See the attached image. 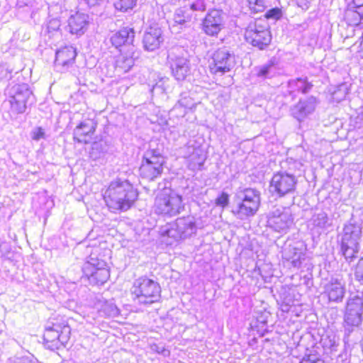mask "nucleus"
I'll return each instance as SVG.
<instances>
[{"mask_svg":"<svg viewBox=\"0 0 363 363\" xmlns=\"http://www.w3.org/2000/svg\"><path fill=\"white\" fill-rule=\"evenodd\" d=\"M317 104V99L314 96L300 100L291 108V115L298 121H301L315 111Z\"/></svg>","mask_w":363,"mask_h":363,"instance_id":"nucleus-22","label":"nucleus"},{"mask_svg":"<svg viewBox=\"0 0 363 363\" xmlns=\"http://www.w3.org/2000/svg\"><path fill=\"white\" fill-rule=\"evenodd\" d=\"M313 86L312 83L308 82L307 78L291 79L288 82V92L292 96V99H294L295 92L307 94L311 90Z\"/></svg>","mask_w":363,"mask_h":363,"instance_id":"nucleus-27","label":"nucleus"},{"mask_svg":"<svg viewBox=\"0 0 363 363\" xmlns=\"http://www.w3.org/2000/svg\"><path fill=\"white\" fill-rule=\"evenodd\" d=\"M309 225H311L312 230H323L330 227L332 225L330 219L328 218V214L324 211L315 213L309 221Z\"/></svg>","mask_w":363,"mask_h":363,"instance_id":"nucleus-28","label":"nucleus"},{"mask_svg":"<svg viewBox=\"0 0 363 363\" xmlns=\"http://www.w3.org/2000/svg\"><path fill=\"white\" fill-rule=\"evenodd\" d=\"M96 123L90 119L81 122L74 130V140L79 143H89L96 129Z\"/></svg>","mask_w":363,"mask_h":363,"instance_id":"nucleus-23","label":"nucleus"},{"mask_svg":"<svg viewBox=\"0 0 363 363\" xmlns=\"http://www.w3.org/2000/svg\"><path fill=\"white\" fill-rule=\"evenodd\" d=\"M86 4L89 7H93L97 5H99L102 2H104L105 0H86Z\"/></svg>","mask_w":363,"mask_h":363,"instance_id":"nucleus-48","label":"nucleus"},{"mask_svg":"<svg viewBox=\"0 0 363 363\" xmlns=\"http://www.w3.org/2000/svg\"><path fill=\"white\" fill-rule=\"evenodd\" d=\"M235 65V55L228 48H222L214 52L209 68L212 74L222 76L230 72Z\"/></svg>","mask_w":363,"mask_h":363,"instance_id":"nucleus-15","label":"nucleus"},{"mask_svg":"<svg viewBox=\"0 0 363 363\" xmlns=\"http://www.w3.org/2000/svg\"><path fill=\"white\" fill-rule=\"evenodd\" d=\"M164 163V159L158 150H147L140 167V177L149 181L155 180L162 174Z\"/></svg>","mask_w":363,"mask_h":363,"instance_id":"nucleus-11","label":"nucleus"},{"mask_svg":"<svg viewBox=\"0 0 363 363\" xmlns=\"http://www.w3.org/2000/svg\"><path fill=\"white\" fill-rule=\"evenodd\" d=\"M99 144H98V143H96V144H95V147H96V148L98 147V146H99Z\"/></svg>","mask_w":363,"mask_h":363,"instance_id":"nucleus-54","label":"nucleus"},{"mask_svg":"<svg viewBox=\"0 0 363 363\" xmlns=\"http://www.w3.org/2000/svg\"><path fill=\"white\" fill-rule=\"evenodd\" d=\"M133 301L139 305H150L160 298L161 288L157 282L147 277L135 279L130 289Z\"/></svg>","mask_w":363,"mask_h":363,"instance_id":"nucleus-4","label":"nucleus"},{"mask_svg":"<svg viewBox=\"0 0 363 363\" xmlns=\"http://www.w3.org/2000/svg\"><path fill=\"white\" fill-rule=\"evenodd\" d=\"M345 19L350 26L363 27V12L357 9H348L345 11Z\"/></svg>","mask_w":363,"mask_h":363,"instance_id":"nucleus-31","label":"nucleus"},{"mask_svg":"<svg viewBox=\"0 0 363 363\" xmlns=\"http://www.w3.org/2000/svg\"><path fill=\"white\" fill-rule=\"evenodd\" d=\"M286 163L289 164L288 169L286 171L288 173H292L293 174H294L296 169H299L302 166L300 162L294 160L292 158L287 160Z\"/></svg>","mask_w":363,"mask_h":363,"instance_id":"nucleus-41","label":"nucleus"},{"mask_svg":"<svg viewBox=\"0 0 363 363\" xmlns=\"http://www.w3.org/2000/svg\"><path fill=\"white\" fill-rule=\"evenodd\" d=\"M16 363H38L36 360L30 359L28 358H23L19 359Z\"/></svg>","mask_w":363,"mask_h":363,"instance_id":"nucleus-49","label":"nucleus"},{"mask_svg":"<svg viewBox=\"0 0 363 363\" xmlns=\"http://www.w3.org/2000/svg\"><path fill=\"white\" fill-rule=\"evenodd\" d=\"M357 52H358L359 56L361 58H363V43H360Z\"/></svg>","mask_w":363,"mask_h":363,"instance_id":"nucleus-51","label":"nucleus"},{"mask_svg":"<svg viewBox=\"0 0 363 363\" xmlns=\"http://www.w3.org/2000/svg\"><path fill=\"white\" fill-rule=\"evenodd\" d=\"M224 28L223 13L213 9L208 11L202 22V30L209 36H216Z\"/></svg>","mask_w":363,"mask_h":363,"instance_id":"nucleus-18","label":"nucleus"},{"mask_svg":"<svg viewBox=\"0 0 363 363\" xmlns=\"http://www.w3.org/2000/svg\"><path fill=\"white\" fill-rule=\"evenodd\" d=\"M189 157V167L194 170L201 169L206 160V155L200 148H193V152Z\"/></svg>","mask_w":363,"mask_h":363,"instance_id":"nucleus-32","label":"nucleus"},{"mask_svg":"<svg viewBox=\"0 0 363 363\" xmlns=\"http://www.w3.org/2000/svg\"><path fill=\"white\" fill-rule=\"evenodd\" d=\"M172 74L178 81H182L190 74L189 60L184 55V50L179 47L172 48L167 55Z\"/></svg>","mask_w":363,"mask_h":363,"instance_id":"nucleus-13","label":"nucleus"},{"mask_svg":"<svg viewBox=\"0 0 363 363\" xmlns=\"http://www.w3.org/2000/svg\"><path fill=\"white\" fill-rule=\"evenodd\" d=\"M340 236V253L350 264L358 257L360 251V242L362 237V226L352 218L345 224Z\"/></svg>","mask_w":363,"mask_h":363,"instance_id":"nucleus-2","label":"nucleus"},{"mask_svg":"<svg viewBox=\"0 0 363 363\" xmlns=\"http://www.w3.org/2000/svg\"><path fill=\"white\" fill-rule=\"evenodd\" d=\"M134 38L135 32L133 29L126 27L113 33L110 38V41L116 48L122 47V50H125L126 48L128 49L134 45Z\"/></svg>","mask_w":363,"mask_h":363,"instance_id":"nucleus-24","label":"nucleus"},{"mask_svg":"<svg viewBox=\"0 0 363 363\" xmlns=\"http://www.w3.org/2000/svg\"><path fill=\"white\" fill-rule=\"evenodd\" d=\"M101 312L104 313L108 317L115 318L117 317L120 311L116 305L111 301H105L101 308Z\"/></svg>","mask_w":363,"mask_h":363,"instance_id":"nucleus-33","label":"nucleus"},{"mask_svg":"<svg viewBox=\"0 0 363 363\" xmlns=\"http://www.w3.org/2000/svg\"><path fill=\"white\" fill-rule=\"evenodd\" d=\"M194 106L193 99L187 94H182L180 99L172 108L170 112L177 116H184L186 114V109L192 108Z\"/></svg>","mask_w":363,"mask_h":363,"instance_id":"nucleus-30","label":"nucleus"},{"mask_svg":"<svg viewBox=\"0 0 363 363\" xmlns=\"http://www.w3.org/2000/svg\"><path fill=\"white\" fill-rule=\"evenodd\" d=\"M99 247H94L84 263L82 270L90 283L103 284L109 278V270L106 262L98 257Z\"/></svg>","mask_w":363,"mask_h":363,"instance_id":"nucleus-6","label":"nucleus"},{"mask_svg":"<svg viewBox=\"0 0 363 363\" xmlns=\"http://www.w3.org/2000/svg\"><path fill=\"white\" fill-rule=\"evenodd\" d=\"M363 293L350 296L347 302L344 315V328L349 335L354 327H358L362 321Z\"/></svg>","mask_w":363,"mask_h":363,"instance_id":"nucleus-8","label":"nucleus"},{"mask_svg":"<svg viewBox=\"0 0 363 363\" xmlns=\"http://www.w3.org/2000/svg\"><path fill=\"white\" fill-rule=\"evenodd\" d=\"M215 203L217 206L222 207L223 208L227 207L229 204V195L225 192H222L216 200Z\"/></svg>","mask_w":363,"mask_h":363,"instance_id":"nucleus-39","label":"nucleus"},{"mask_svg":"<svg viewBox=\"0 0 363 363\" xmlns=\"http://www.w3.org/2000/svg\"><path fill=\"white\" fill-rule=\"evenodd\" d=\"M137 0H118L114 3L116 9L125 12L135 6Z\"/></svg>","mask_w":363,"mask_h":363,"instance_id":"nucleus-35","label":"nucleus"},{"mask_svg":"<svg viewBox=\"0 0 363 363\" xmlns=\"http://www.w3.org/2000/svg\"><path fill=\"white\" fill-rule=\"evenodd\" d=\"M299 363H324V362L318 354L311 352L306 354Z\"/></svg>","mask_w":363,"mask_h":363,"instance_id":"nucleus-38","label":"nucleus"},{"mask_svg":"<svg viewBox=\"0 0 363 363\" xmlns=\"http://www.w3.org/2000/svg\"><path fill=\"white\" fill-rule=\"evenodd\" d=\"M361 38H362L361 43H363V32H362Z\"/></svg>","mask_w":363,"mask_h":363,"instance_id":"nucleus-53","label":"nucleus"},{"mask_svg":"<svg viewBox=\"0 0 363 363\" xmlns=\"http://www.w3.org/2000/svg\"><path fill=\"white\" fill-rule=\"evenodd\" d=\"M50 23V26L49 27H51L53 29L58 28L60 26L59 21L57 20H53Z\"/></svg>","mask_w":363,"mask_h":363,"instance_id":"nucleus-50","label":"nucleus"},{"mask_svg":"<svg viewBox=\"0 0 363 363\" xmlns=\"http://www.w3.org/2000/svg\"><path fill=\"white\" fill-rule=\"evenodd\" d=\"M297 178L292 173L280 171L274 174L270 183L271 191L279 197L294 194L296 191Z\"/></svg>","mask_w":363,"mask_h":363,"instance_id":"nucleus-14","label":"nucleus"},{"mask_svg":"<svg viewBox=\"0 0 363 363\" xmlns=\"http://www.w3.org/2000/svg\"><path fill=\"white\" fill-rule=\"evenodd\" d=\"M341 88H345V84H342V85L340 86L339 90H338V91H334V93H333V98H334V99H337V100H338V101L342 100L343 98H345V95H346V91H344L342 93L341 96H338L339 92L341 91Z\"/></svg>","mask_w":363,"mask_h":363,"instance_id":"nucleus-46","label":"nucleus"},{"mask_svg":"<svg viewBox=\"0 0 363 363\" xmlns=\"http://www.w3.org/2000/svg\"><path fill=\"white\" fill-rule=\"evenodd\" d=\"M352 4L353 6L350 8L363 12V0H353Z\"/></svg>","mask_w":363,"mask_h":363,"instance_id":"nucleus-45","label":"nucleus"},{"mask_svg":"<svg viewBox=\"0 0 363 363\" xmlns=\"http://www.w3.org/2000/svg\"><path fill=\"white\" fill-rule=\"evenodd\" d=\"M267 226L273 230L286 233L294 224V216L289 208L274 206L267 214Z\"/></svg>","mask_w":363,"mask_h":363,"instance_id":"nucleus-12","label":"nucleus"},{"mask_svg":"<svg viewBox=\"0 0 363 363\" xmlns=\"http://www.w3.org/2000/svg\"><path fill=\"white\" fill-rule=\"evenodd\" d=\"M153 208L158 215L175 216L184 208L182 196L173 189L164 188L157 195Z\"/></svg>","mask_w":363,"mask_h":363,"instance_id":"nucleus-5","label":"nucleus"},{"mask_svg":"<svg viewBox=\"0 0 363 363\" xmlns=\"http://www.w3.org/2000/svg\"><path fill=\"white\" fill-rule=\"evenodd\" d=\"M260 206V193L259 191L245 188L239 189L233 197L232 213L240 220L254 216Z\"/></svg>","mask_w":363,"mask_h":363,"instance_id":"nucleus-3","label":"nucleus"},{"mask_svg":"<svg viewBox=\"0 0 363 363\" xmlns=\"http://www.w3.org/2000/svg\"><path fill=\"white\" fill-rule=\"evenodd\" d=\"M9 95L11 111L17 114L24 113L32 96L28 85L22 84L13 86L9 91Z\"/></svg>","mask_w":363,"mask_h":363,"instance_id":"nucleus-17","label":"nucleus"},{"mask_svg":"<svg viewBox=\"0 0 363 363\" xmlns=\"http://www.w3.org/2000/svg\"><path fill=\"white\" fill-rule=\"evenodd\" d=\"M287 310H288V308H286V309L282 308V311H287Z\"/></svg>","mask_w":363,"mask_h":363,"instance_id":"nucleus-55","label":"nucleus"},{"mask_svg":"<svg viewBox=\"0 0 363 363\" xmlns=\"http://www.w3.org/2000/svg\"><path fill=\"white\" fill-rule=\"evenodd\" d=\"M322 341L324 347L330 348L331 351L336 350L337 343L334 335L328 336L327 338L322 339Z\"/></svg>","mask_w":363,"mask_h":363,"instance_id":"nucleus-40","label":"nucleus"},{"mask_svg":"<svg viewBox=\"0 0 363 363\" xmlns=\"http://www.w3.org/2000/svg\"><path fill=\"white\" fill-rule=\"evenodd\" d=\"M206 9V0H186L183 6L175 10L173 27L177 25L186 27L194 18V12L204 11Z\"/></svg>","mask_w":363,"mask_h":363,"instance_id":"nucleus-16","label":"nucleus"},{"mask_svg":"<svg viewBox=\"0 0 363 363\" xmlns=\"http://www.w3.org/2000/svg\"><path fill=\"white\" fill-rule=\"evenodd\" d=\"M45 133L42 128H37L32 132V138L35 140H39L45 138Z\"/></svg>","mask_w":363,"mask_h":363,"instance_id":"nucleus-44","label":"nucleus"},{"mask_svg":"<svg viewBox=\"0 0 363 363\" xmlns=\"http://www.w3.org/2000/svg\"><path fill=\"white\" fill-rule=\"evenodd\" d=\"M245 38L252 46L259 50L264 49L272 40V35L266 21L262 19L251 21L245 29Z\"/></svg>","mask_w":363,"mask_h":363,"instance_id":"nucleus-7","label":"nucleus"},{"mask_svg":"<svg viewBox=\"0 0 363 363\" xmlns=\"http://www.w3.org/2000/svg\"><path fill=\"white\" fill-rule=\"evenodd\" d=\"M284 256L287 260L291 262L294 267L296 268L301 267L302 260L305 259V254L301 249L291 246L285 250Z\"/></svg>","mask_w":363,"mask_h":363,"instance_id":"nucleus-29","label":"nucleus"},{"mask_svg":"<svg viewBox=\"0 0 363 363\" xmlns=\"http://www.w3.org/2000/svg\"><path fill=\"white\" fill-rule=\"evenodd\" d=\"M121 55L116 61V68L118 72H127L134 65L139 53L134 45L127 50H120Z\"/></svg>","mask_w":363,"mask_h":363,"instance_id":"nucleus-21","label":"nucleus"},{"mask_svg":"<svg viewBox=\"0 0 363 363\" xmlns=\"http://www.w3.org/2000/svg\"><path fill=\"white\" fill-rule=\"evenodd\" d=\"M196 229L195 218L192 216H186L179 218L174 223L165 225L161 230V234L178 240L195 234Z\"/></svg>","mask_w":363,"mask_h":363,"instance_id":"nucleus-9","label":"nucleus"},{"mask_svg":"<svg viewBox=\"0 0 363 363\" xmlns=\"http://www.w3.org/2000/svg\"><path fill=\"white\" fill-rule=\"evenodd\" d=\"M250 8L254 12H261L264 10L266 7L265 0H247Z\"/></svg>","mask_w":363,"mask_h":363,"instance_id":"nucleus-36","label":"nucleus"},{"mask_svg":"<svg viewBox=\"0 0 363 363\" xmlns=\"http://www.w3.org/2000/svg\"><path fill=\"white\" fill-rule=\"evenodd\" d=\"M359 116L361 118V119L363 120V106L362 107V109H361V111H360Z\"/></svg>","mask_w":363,"mask_h":363,"instance_id":"nucleus-52","label":"nucleus"},{"mask_svg":"<svg viewBox=\"0 0 363 363\" xmlns=\"http://www.w3.org/2000/svg\"><path fill=\"white\" fill-rule=\"evenodd\" d=\"M355 279L363 284V257L359 259L354 270Z\"/></svg>","mask_w":363,"mask_h":363,"instance_id":"nucleus-37","label":"nucleus"},{"mask_svg":"<svg viewBox=\"0 0 363 363\" xmlns=\"http://www.w3.org/2000/svg\"><path fill=\"white\" fill-rule=\"evenodd\" d=\"M346 293L344 284L337 279H332L324 287V294L327 296L329 301L340 303L342 301Z\"/></svg>","mask_w":363,"mask_h":363,"instance_id":"nucleus-25","label":"nucleus"},{"mask_svg":"<svg viewBox=\"0 0 363 363\" xmlns=\"http://www.w3.org/2000/svg\"><path fill=\"white\" fill-rule=\"evenodd\" d=\"M71 328L65 320L48 323L43 335L44 340L51 350L65 345L69 340Z\"/></svg>","mask_w":363,"mask_h":363,"instance_id":"nucleus-10","label":"nucleus"},{"mask_svg":"<svg viewBox=\"0 0 363 363\" xmlns=\"http://www.w3.org/2000/svg\"><path fill=\"white\" fill-rule=\"evenodd\" d=\"M138 191L128 181L112 182L104 194L108 207L113 211H127L138 198Z\"/></svg>","mask_w":363,"mask_h":363,"instance_id":"nucleus-1","label":"nucleus"},{"mask_svg":"<svg viewBox=\"0 0 363 363\" xmlns=\"http://www.w3.org/2000/svg\"><path fill=\"white\" fill-rule=\"evenodd\" d=\"M76 56V50L72 46H66L60 49L55 54V69L60 72L67 71L74 63Z\"/></svg>","mask_w":363,"mask_h":363,"instance_id":"nucleus-19","label":"nucleus"},{"mask_svg":"<svg viewBox=\"0 0 363 363\" xmlns=\"http://www.w3.org/2000/svg\"><path fill=\"white\" fill-rule=\"evenodd\" d=\"M163 40L161 28L157 26H150L144 33L143 48L147 51H154L160 48Z\"/></svg>","mask_w":363,"mask_h":363,"instance_id":"nucleus-20","label":"nucleus"},{"mask_svg":"<svg viewBox=\"0 0 363 363\" xmlns=\"http://www.w3.org/2000/svg\"><path fill=\"white\" fill-rule=\"evenodd\" d=\"M89 25V16L79 11L72 14L68 19V27L72 34L82 35Z\"/></svg>","mask_w":363,"mask_h":363,"instance_id":"nucleus-26","label":"nucleus"},{"mask_svg":"<svg viewBox=\"0 0 363 363\" xmlns=\"http://www.w3.org/2000/svg\"><path fill=\"white\" fill-rule=\"evenodd\" d=\"M281 16V11L278 8L272 9L267 11L265 13L266 18H272L277 20Z\"/></svg>","mask_w":363,"mask_h":363,"instance_id":"nucleus-42","label":"nucleus"},{"mask_svg":"<svg viewBox=\"0 0 363 363\" xmlns=\"http://www.w3.org/2000/svg\"><path fill=\"white\" fill-rule=\"evenodd\" d=\"M277 73V69L273 64L264 65L257 69V75L262 79L273 77Z\"/></svg>","mask_w":363,"mask_h":363,"instance_id":"nucleus-34","label":"nucleus"},{"mask_svg":"<svg viewBox=\"0 0 363 363\" xmlns=\"http://www.w3.org/2000/svg\"><path fill=\"white\" fill-rule=\"evenodd\" d=\"M297 4L302 9H307L309 6V0H297Z\"/></svg>","mask_w":363,"mask_h":363,"instance_id":"nucleus-47","label":"nucleus"},{"mask_svg":"<svg viewBox=\"0 0 363 363\" xmlns=\"http://www.w3.org/2000/svg\"><path fill=\"white\" fill-rule=\"evenodd\" d=\"M151 350L155 352L162 354L164 357L169 355V351L165 349L163 345L153 344L151 345Z\"/></svg>","mask_w":363,"mask_h":363,"instance_id":"nucleus-43","label":"nucleus"}]
</instances>
